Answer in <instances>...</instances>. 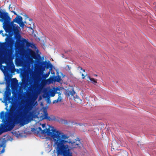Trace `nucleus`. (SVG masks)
<instances>
[{
  "label": "nucleus",
  "mask_w": 156,
  "mask_h": 156,
  "mask_svg": "<svg viewBox=\"0 0 156 156\" xmlns=\"http://www.w3.org/2000/svg\"><path fill=\"white\" fill-rule=\"evenodd\" d=\"M40 125L41 127L33 129V131L41 137L44 136L46 138L53 139L58 151V155L61 154V151L63 152V153H61L63 156H72L69 150L75 148H80L82 146V144L79 141H71L66 135L54 132L53 127L49 126L47 128L45 124Z\"/></svg>",
  "instance_id": "1"
},
{
  "label": "nucleus",
  "mask_w": 156,
  "mask_h": 156,
  "mask_svg": "<svg viewBox=\"0 0 156 156\" xmlns=\"http://www.w3.org/2000/svg\"><path fill=\"white\" fill-rule=\"evenodd\" d=\"M74 94L75 93L74 92H70V94H69L67 95V96L68 97H69V98L72 99L73 98V96ZM74 99L77 103H80L81 102V100L77 96H76V97H74Z\"/></svg>",
  "instance_id": "2"
},
{
  "label": "nucleus",
  "mask_w": 156,
  "mask_h": 156,
  "mask_svg": "<svg viewBox=\"0 0 156 156\" xmlns=\"http://www.w3.org/2000/svg\"><path fill=\"white\" fill-rule=\"evenodd\" d=\"M22 21V18L20 16H18L14 20V21L18 24H20Z\"/></svg>",
  "instance_id": "3"
},
{
  "label": "nucleus",
  "mask_w": 156,
  "mask_h": 156,
  "mask_svg": "<svg viewBox=\"0 0 156 156\" xmlns=\"http://www.w3.org/2000/svg\"><path fill=\"white\" fill-rule=\"evenodd\" d=\"M87 78L88 79H89L94 84H95L97 83V80L96 79L90 78L89 76L87 77Z\"/></svg>",
  "instance_id": "4"
},
{
  "label": "nucleus",
  "mask_w": 156,
  "mask_h": 156,
  "mask_svg": "<svg viewBox=\"0 0 156 156\" xmlns=\"http://www.w3.org/2000/svg\"><path fill=\"white\" fill-rule=\"evenodd\" d=\"M4 112H2L1 113V115L0 117V119H2V123H4L5 122V117H4ZM1 129L0 128V131H1Z\"/></svg>",
  "instance_id": "5"
},
{
  "label": "nucleus",
  "mask_w": 156,
  "mask_h": 156,
  "mask_svg": "<svg viewBox=\"0 0 156 156\" xmlns=\"http://www.w3.org/2000/svg\"><path fill=\"white\" fill-rule=\"evenodd\" d=\"M19 24H20V26L23 28L25 27H26L24 25V23L22 22H21V23Z\"/></svg>",
  "instance_id": "6"
},
{
  "label": "nucleus",
  "mask_w": 156,
  "mask_h": 156,
  "mask_svg": "<svg viewBox=\"0 0 156 156\" xmlns=\"http://www.w3.org/2000/svg\"><path fill=\"white\" fill-rule=\"evenodd\" d=\"M30 53H31V55H32V56L34 58H35V53L33 51H30Z\"/></svg>",
  "instance_id": "7"
},
{
  "label": "nucleus",
  "mask_w": 156,
  "mask_h": 156,
  "mask_svg": "<svg viewBox=\"0 0 156 156\" xmlns=\"http://www.w3.org/2000/svg\"><path fill=\"white\" fill-rule=\"evenodd\" d=\"M0 69L1 70H2L3 72H4L3 69H5L4 67L2 65H1V66H0Z\"/></svg>",
  "instance_id": "8"
},
{
  "label": "nucleus",
  "mask_w": 156,
  "mask_h": 156,
  "mask_svg": "<svg viewBox=\"0 0 156 156\" xmlns=\"http://www.w3.org/2000/svg\"><path fill=\"white\" fill-rule=\"evenodd\" d=\"M15 29H16V30H17V31H19V29H20V27H18V26L16 27Z\"/></svg>",
  "instance_id": "9"
},
{
  "label": "nucleus",
  "mask_w": 156,
  "mask_h": 156,
  "mask_svg": "<svg viewBox=\"0 0 156 156\" xmlns=\"http://www.w3.org/2000/svg\"><path fill=\"white\" fill-rule=\"evenodd\" d=\"M61 101V98L60 97H58V99H57V101H56V102L60 101Z\"/></svg>",
  "instance_id": "10"
},
{
  "label": "nucleus",
  "mask_w": 156,
  "mask_h": 156,
  "mask_svg": "<svg viewBox=\"0 0 156 156\" xmlns=\"http://www.w3.org/2000/svg\"><path fill=\"white\" fill-rule=\"evenodd\" d=\"M5 149H3L2 150V151L1 152V153H3L5 152Z\"/></svg>",
  "instance_id": "11"
},
{
  "label": "nucleus",
  "mask_w": 156,
  "mask_h": 156,
  "mask_svg": "<svg viewBox=\"0 0 156 156\" xmlns=\"http://www.w3.org/2000/svg\"><path fill=\"white\" fill-rule=\"evenodd\" d=\"M82 76L83 79H84L85 77V76H84V75H83V74H82Z\"/></svg>",
  "instance_id": "12"
},
{
  "label": "nucleus",
  "mask_w": 156,
  "mask_h": 156,
  "mask_svg": "<svg viewBox=\"0 0 156 156\" xmlns=\"http://www.w3.org/2000/svg\"><path fill=\"white\" fill-rule=\"evenodd\" d=\"M55 94H53L52 95H51V96H54Z\"/></svg>",
  "instance_id": "13"
},
{
  "label": "nucleus",
  "mask_w": 156,
  "mask_h": 156,
  "mask_svg": "<svg viewBox=\"0 0 156 156\" xmlns=\"http://www.w3.org/2000/svg\"><path fill=\"white\" fill-rule=\"evenodd\" d=\"M14 30H15V31H16V32H17V31H18L17 30H16V29H15H15H14Z\"/></svg>",
  "instance_id": "14"
},
{
  "label": "nucleus",
  "mask_w": 156,
  "mask_h": 156,
  "mask_svg": "<svg viewBox=\"0 0 156 156\" xmlns=\"http://www.w3.org/2000/svg\"><path fill=\"white\" fill-rule=\"evenodd\" d=\"M4 27L5 29L6 28V27H5V26H4Z\"/></svg>",
  "instance_id": "15"
},
{
  "label": "nucleus",
  "mask_w": 156,
  "mask_h": 156,
  "mask_svg": "<svg viewBox=\"0 0 156 156\" xmlns=\"http://www.w3.org/2000/svg\"><path fill=\"white\" fill-rule=\"evenodd\" d=\"M6 32H8V31L7 30H6Z\"/></svg>",
  "instance_id": "16"
},
{
  "label": "nucleus",
  "mask_w": 156,
  "mask_h": 156,
  "mask_svg": "<svg viewBox=\"0 0 156 156\" xmlns=\"http://www.w3.org/2000/svg\"><path fill=\"white\" fill-rule=\"evenodd\" d=\"M14 80H17L16 79H14Z\"/></svg>",
  "instance_id": "17"
},
{
  "label": "nucleus",
  "mask_w": 156,
  "mask_h": 156,
  "mask_svg": "<svg viewBox=\"0 0 156 156\" xmlns=\"http://www.w3.org/2000/svg\"><path fill=\"white\" fill-rule=\"evenodd\" d=\"M83 71L84 72H85V71H84V70H83Z\"/></svg>",
  "instance_id": "18"
}]
</instances>
